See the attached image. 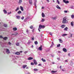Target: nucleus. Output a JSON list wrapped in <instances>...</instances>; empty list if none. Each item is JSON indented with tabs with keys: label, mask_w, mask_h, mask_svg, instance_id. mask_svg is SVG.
Here are the masks:
<instances>
[{
	"label": "nucleus",
	"mask_w": 74,
	"mask_h": 74,
	"mask_svg": "<svg viewBox=\"0 0 74 74\" xmlns=\"http://www.w3.org/2000/svg\"><path fill=\"white\" fill-rule=\"evenodd\" d=\"M3 37L2 36H0V38H3Z\"/></svg>",
	"instance_id": "52"
},
{
	"label": "nucleus",
	"mask_w": 74,
	"mask_h": 74,
	"mask_svg": "<svg viewBox=\"0 0 74 74\" xmlns=\"http://www.w3.org/2000/svg\"><path fill=\"white\" fill-rule=\"evenodd\" d=\"M18 14H21L22 12H21V11L19 10L17 12Z\"/></svg>",
	"instance_id": "35"
},
{
	"label": "nucleus",
	"mask_w": 74,
	"mask_h": 74,
	"mask_svg": "<svg viewBox=\"0 0 74 74\" xmlns=\"http://www.w3.org/2000/svg\"><path fill=\"white\" fill-rule=\"evenodd\" d=\"M32 40H34V38H32Z\"/></svg>",
	"instance_id": "57"
},
{
	"label": "nucleus",
	"mask_w": 74,
	"mask_h": 74,
	"mask_svg": "<svg viewBox=\"0 0 74 74\" xmlns=\"http://www.w3.org/2000/svg\"><path fill=\"white\" fill-rule=\"evenodd\" d=\"M27 74H30V73L29 72H28Z\"/></svg>",
	"instance_id": "63"
},
{
	"label": "nucleus",
	"mask_w": 74,
	"mask_h": 74,
	"mask_svg": "<svg viewBox=\"0 0 74 74\" xmlns=\"http://www.w3.org/2000/svg\"><path fill=\"white\" fill-rule=\"evenodd\" d=\"M73 36V34L71 33H69V36H68L69 38H71Z\"/></svg>",
	"instance_id": "5"
},
{
	"label": "nucleus",
	"mask_w": 74,
	"mask_h": 74,
	"mask_svg": "<svg viewBox=\"0 0 74 74\" xmlns=\"http://www.w3.org/2000/svg\"><path fill=\"white\" fill-rule=\"evenodd\" d=\"M16 17L18 19H20V18H21L19 16H16Z\"/></svg>",
	"instance_id": "19"
},
{
	"label": "nucleus",
	"mask_w": 74,
	"mask_h": 74,
	"mask_svg": "<svg viewBox=\"0 0 74 74\" xmlns=\"http://www.w3.org/2000/svg\"><path fill=\"white\" fill-rule=\"evenodd\" d=\"M34 71H38V69H34Z\"/></svg>",
	"instance_id": "30"
},
{
	"label": "nucleus",
	"mask_w": 74,
	"mask_h": 74,
	"mask_svg": "<svg viewBox=\"0 0 74 74\" xmlns=\"http://www.w3.org/2000/svg\"><path fill=\"white\" fill-rule=\"evenodd\" d=\"M45 27V26L40 25L39 27V28L38 29V30H39V32H40V29H41L42 28H44Z\"/></svg>",
	"instance_id": "2"
},
{
	"label": "nucleus",
	"mask_w": 74,
	"mask_h": 74,
	"mask_svg": "<svg viewBox=\"0 0 74 74\" xmlns=\"http://www.w3.org/2000/svg\"><path fill=\"white\" fill-rule=\"evenodd\" d=\"M68 55L69 56H70V53L68 54Z\"/></svg>",
	"instance_id": "56"
},
{
	"label": "nucleus",
	"mask_w": 74,
	"mask_h": 74,
	"mask_svg": "<svg viewBox=\"0 0 74 74\" xmlns=\"http://www.w3.org/2000/svg\"><path fill=\"white\" fill-rule=\"evenodd\" d=\"M56 8L58 9H59V10H61V8H60V7H59V5H57L56 6Z\"/></svg>",
	"instance_id": "13"
},
{
	"label": "nucleus",
	"mask_w": 74,
	"mask_h": 74,
	"mask_svg": "<svg viewBox=\"0 0 74 74\" xmlns=\"http://www.w3.org/2000/svg\"><path fill=\"white\" fill-rule=\"evenodd\" d=\"M31 47H32V48H33V45H32Z\"/></svg>",
	"instance_id": "64"
},
{
	"label": "nucleus",
	"mask_w": 74,
	"mask_h": 74,
	"mask_svg": "<svg viewBox=\"0 0 74 74\" xmlns=\"http://www.w3.org/2000/svg\"><path fill=\"white\" fill-rule=\"evenodd\" d=\"M3 26H4V27H7V24H3Z\"/></svg>",
	"instance_id": "28"
},
{
	"label": "nucleus",
	"mask_w": 74,
	"mask_h": 74,
	"mask_svg": "<svg viewBox=\"0 0 74 74\" xmlns=\"http://www.w3.org/2000/svg\"><path fill=\"white\" fill-rule=\"evenodd\" d=\"M71 65H73V62H71Z\"/></svg>",
	"instance_id": "58"
},
{
	"label": "nucleus",
	"mask_w": 74,
	"mask_h": 74,
	"mask_svg": "<svg viewBox=\"0 0 74 74\" xmlns=\"http://www.w3.org/2000/svg\"><path fill=\"white\" fill-rule=\"evenodd\" d=\"M71 16L72 18H74V15H72Z\"/></svg>",
	"instance_id": "44"
},
{
	"label": "nucleus",
	"mask_w": 74,
	"mask_h": 74,
	"mask_svg": "<svg viewBox=\"0 0 74 74\" xmlns=\"http://www.w3.org/2000/svg\"><path fill=\"white\" fill-rule=\"evenodd\" d=\"M74 23V22L73 21H72L71 23V26H74V24H73Z\"/></svg>",
	"instance_id": "17"
},
{
	"label": "nucleus",
	"mask_w": 74,
	"mask_h": 74,
	"mask_svg": "<svg viewBox=\"0 0 74 74\" xmlns=\"http://www.w3.org/2000/svg\"><path fill=\"white\" fill-rule=\"evenodd\" d=\"M38 66H42V65L41 64H38Z\"/></svg>",
	"instance_id": "47"
},
{
	"label": "nucleus",
	"mask_w": 74,
	"mask_h": 74,
	"mask_svg": "<svg viewBox=\"0 0 74 74\" xmlns=\"http://www.w3.org/2000/svg\"><path fill=\"white\" fill-rule=\"evenodd\" d=\"M19 54H20L19 52H16L15 53L16 55H19Z\"/></svg>",
	"instance_id": "36"
},
{
	"label": "nucleus",
	"mask_w": 74,
	"mask_h": 74,
	"mask_svg": "<svg viewBox=\"0 0 74 74\" xmlns=\"http://www.w3.org/2000/svg\"><path fill=\"white\" fill-rule=\"evenodd\" d=\"M2 29V28H0V32L1 31V30H2V29Z\"/></svg>",
	"instance_id": "53"
},
{
	"label": "nucleus",
	"mask_w": 74,
	"mask_h": 74,
	"mask_svg": "<svg viewBox=\"0 0 74 74\" xmlns=\"http://www.w3.org/2000/svg\"><path fill=\"white\" fill-rule=\"evenodd\" d=\"M62 71H64V69H62Z\"/></svg>",
	"instance_id": "55"
},
{
	"label": "nucleus",
	"mask_w": 74,
	"mask_h": 74,
	"mask_svg": "<svg viewBox=\"0 0 74 74\" xmlns=\"http://www.w3.org/2000/svg\"><path fill=\"white\" fill-rule=\"evenodd\" d=\"M7 39H8L7 37H5L3 38V39L4 40H6Z\"/></svg>",
	"instance_id": "25"
},
{
	"label": "nucleus",
	"mask_w": 74,
	"mask_h": 74,
	"mask_svg": "<svg viewBox=\"0 0 74 74\" xmlns=\"http://www.w3.org/2000/svg\"><path fill=\"white\" fill-rule=\"evenodd\" d=\"M16 45L17 46H19V43H16Z\"/></svg>",
	"instance_id": "38"
},
{
	"label": "nucleus",
	"mask_w": 74,
	"mask_h": 74,
	"mask_svg": "<svg viewBox=\"0 0 74 74\" xmlns=\"http://www.w3.org/2000/svg\"><path fill=\"white\" fill-rule=\"evenodd\" d=\"M34 43L35 45H37V44H38V42H37V41H35Z\"/></svg>",
	"instance_id": "33"
},
{
	"label": "nucleus",
	"mask_w": 74,
	"mask_h": 74,
	"mask_svg": "<svg viewBox=\"0 0 74 74\" xmlns=\"http://www.w3.org/2000/svg\"><path fill=\"white\" fill-rule=\"evenodd\" d=\"M29 28H30V29H32L33 28V26L31 25L29 27Z\"/></svg>",
	"instance_id": "37"
},
{
	"label": "nucleus",
	"mask_w": 74,
	"mask_h": 74,
	"mask_svg": "<svg viewBox=\"0 0 74 74\" xmlns=\"http://www.w3.org/2000/svg\"><path fill=\"white\" fill-rule=\"evenodd\" d=\"M57 72V71H51V73H56Z\"/></svg>",
	"instance_id": "24"
},
{
	"label": "nucleus",
	"mask_w": 74,
	"mask_h": 74,
	"mask_svg": "<svg viewBox=\"0 0 74 74\" xmlns=\"http://www.w3.org/2000/svg\"><path fill=\"white\" fill-rule=\"evenodd\" d=\"M65 62H68V60H66L65 61Z\"/></svg>",
	"instance_id": "51"
},
{
	"label": "nucleus",
	"mask_w": 74,
	"mask_h": 74,
	"mask_svg": "<svg viewBox=\"0 0 74 74\" xmlns=\"http://www.w3.org/2000/svg\"><path fill=\"white\" fill-rule=\"evenodd\" d=\"M6 53H10V51H9V49H6Z\"/></svg>",
	"instance_id": "6"
},
{
	"label": "nucleus",
	"mask_w": 74,
	"mask_h": 74,
	"mask_svg": "<svg viewBox=\"0 0 74 74\" xmlns=\"http://www.w3.org/2000/svg\"><path fill=\"white\" fill-rule=\"evenodd\" d=\"M63 2L65 4H68L69 3V1H66V0H63Z\"/></svg>",
	"instance_id": "3"
},
{
	"label": "nucleus",
	"mask_w": 74,
	"mask_h": 74,
	"mask_svg": "<svg viewBox=\"0 0 74 74\" xmlns=\"http://www.w3.org/2000/svg\"><path fill=\"white\" fill-rule=\"evenodd\" d=\"M33 58L32 57H29L28 58V60H32Z\"/></svg>",
	"instance_id": "22"
},
{
	"label": "nucleus",
	"mask_w": 74,
	"mask_h": 74,
	"mask_svg": "<svg viewBox=\"0 0 74 74\" xmlns=\"http://www.w3.org/2000/svg\"><path fill=\"white\" fill-rule=\"evenodd\" d=\"M42 18H44V17H45V15L43 13H42Z\"/></svg>",
	"instance_id": "12"
},
{
	"label": "nucleus",
	"mask_w": 74,
	"mask_h": 74,
	"mask_svg": "<svg viewBox=\"0 0 74 74\" xmlns=\"http://www.w3.org/2000/svg\"><path fill=\"white\" fill-rule=\"evenodd\" d=\"M59 41L61 43H62V42H63V40H62V39H59Z\"/></svg>",
	"instance_id": "18"
},
{
	"label": "nucleus",
	"mask_w": 74,
	"mask_h": 74,
	"mask_svg": "<svg viewBox=\"0 0 74 74\" xmlns=\"http://www.w3.org/2000/svg\"><path fill=\"white\" fill-rule=\"evenodd\" d=\"M63 51L65 52H67V49L65 48H64L63 49Z\"/></svg>",
	"instance_id": "11"
},
{
	"label": "nucleus",
	"mask_w": 74,
	"mask_h": 74,
	"mask_svg": "<svg viewBox=\"0 0 74 74\" xmlns=\"http://www.w3.org/2000/svg\"><path fill=\"white\" fill-rule=\"evenodd\" d=\"M20 8H21V11H23L24 10H23V7L21 6Z\"/></svg>",
	"instance_id": "20"
},
{
	"label": "nucleus",
	"mask_w": 74,
	"mask_h": 74,
	"mask_svg": "<svg viewBox=\"0 0 74 74\" xmlns=\"http://www.w3.org/2000/svg\"><path fill=\"white\" fill-rule=\"evenodd\" d=\"M26 32L28 34H29V30H27Z\"/></svg>",
	"instance_id": "45"
},
{
	"label": "nucleus",
	"mask_w": 74,
	"mask_h": 74,
	"mask_svg": "<svg viewBox=\"0 0 74 74\" xmlns=\"http://www.w3.org/2000/svg\"><path fill=\"white\" fill-rule=\"evenodd\" d=\"M31 65H34V63H33V62H31Z\"/></svg>",
	"instance_id": "48"
},
{
	"label": "nucleus",
	"mask_w": 74,
	"mask_h": 74,
	"mask_svg": "<svg viewBox=\"0 0 74 74\" xmlns=\"http://www.w3.org/2000/svg\"><path fill=\"white\" fill-rule=\"evenodd\" d=\"M49 34L50 35H51V36H52V33L50 32Z\"/></svg>",
	"instance_id": "50"
},
{
	"label": "nucleus",
	"mask_w": 74,
	"mask_h": 74,
	"mask_svg": "<svg viewBox=\"0 0 74 74\" xmlns=\"http://www.w3.org/2000/svg\"><path fill=\"white\" fill-rule=\"evenodd\" d=\"M44 7H42V9H44Z\"/></svg>",
	"instance_id": "62"
},
{
	"label": "nucleus",
	"mask_w": 74,
	"mask_h": 74,
	"mask_svg": "<svg viewBox=\"0 0 74 74\" xmlns=\"http://www.w3.org/2000/svg\"><path fill=\"white\" fill-rule=\"evenodd\" d=\"M57 3H58V4H60V3L59 2V0H57Z\"/></svg>",
	"instance_id": "42"
},
{
	"label": "nucleus",
	"mask_w": 74,
	"mask_h": 74,
	"mask_svg": "<svg viewBox=\"0 0 74 74\" xmlns=\"http://www.w3.org/2000/svg\"><path fill=\"white\" fill-rule=\"evenodd\" d=\"M27 65H23V69H25V68L26 67H27Z\"/></svg>",
	"instance_id": "27"
},
{
	"label": "nucleus",
	"mask_w": 74,
	"mask_h": 74,
	"mask_svg": "<svg viewBox=\"0 0 74 74\" xmlns=\"http://www.w3.org/2000/svg\"><path fill=\"white\" fill-rule=\"evenodd\" d=\"M34 62L35 64H37V62H36V60H34Z\"/></svg>",
	"instance_id": "26"
},
{
	"label": "nucleus",
	"mask_w": 74,
	"mask_h": 74,
	"mask_svg": "<svg viewBox=\"0 0 74 74\" xmlns=\"http://www.w3.org/2000/svg\"><path fill=\"white\" fill-rule=\"evenodd\" d=\"M60 69H62V66H60Z\"/></svg>",
	"instance_id": "61"
},
{
	"label": "nucleus",
	"mask_w": 74,
	"mask_h": 74,
	"mask_svg": "<svg viewBox=\"0 0 74 74\" xmlns=\"http://www.w3.org/2000/svg\"><path fill=\"white\" fill-rule=\"evenodd\" d=\"M67 12H68V11H67V10H65V11H64V12L65 13H67Z\"/></svg>",
	"instance_id": "46"
},
{
	"label": "nucleus",
	"mask_w": 74,
	"mask_h": 74,
	"mask_svg": "<svg viewBox=\"0 0 74 74\" xmlns=\"http://www.w3.org/2000/svg\"><path fill=\"white\" fill-rule=\"evenodd\" d=\"M29 4L31 5L33 4V2L32 0H29Z\"/></svg>",
	"instance_id": "8"
},
{
	"label": "nucleus",
	"mask_w": 74,
	"mask_h": 74,
	"mask_svg": "<svg viewBox=\"0 0 74 74\" xmlns=\"http://www.w3.org/2000/svg\"><path fill=\"white\" fill-rule=\"evenodd\" d=\"M37 2V0H35L34 2V5L35 7L36 8L37 7V6H36V3Z\"/></svg>",
	"instance_id": "4"
},
{
	"label": "nucleus",
	"mask_w": 74,
	"mask_h": 74,
	"mask_svg": "<svg viewBox=\"0 0 74 74\" xmlns=\"http://www.w3.org/2000/svg\"><path fill=\"white\" fill-rule=\"evenodd\" d=\"M19 10V8L17 7L16 8V10L15 11H18Z\"/></svg>",
	"instance_id": "29"
},
{
	"label": "nucleus",
	"mask_w": 74,
	"mask_h": 74,
	"mask_svg": "<svg viewBox=\"0 0 74 74\" xmlns=\"http://www.w3.org/2000/svg\"><path fill=\"white\" fill-rule=\"evenodd\" d=\"M13 30L14 31H16V30H17V28L16 27H14L13 28Z\"/></svg>",
	"instance_id": "21"
},
{
	"label": "nucleus",
	"mask_w": 74,
	"mask_h": 74,
	"mask_svg": "<svg viewBox=\"0 0 74 74\" xmlns=\"http://www.w3.org/2000/svg\"><path fill=\"white\" fill-rule=\"evenodd\" d=\"M45 21V19H44V18H42V21H41V22H44Z\"/></svg>",
	"instance_id": "34"
},
{
	"label": "nucleus",
	"mask_w": 74,
	"mask_h": 74,
	"mask_svg": "<svg viewBox=\"0 0 74 74\" xmlns=\"http://www.w3.org/2000/svg\"><path fill=\"white\" fill-rule=\"evenodd\" d=\"M67 30H68V27H66L64 28V30H65V31H67Z\"/></svg>",
	"instance_id": "14"
},
{
	"label": "nucleus",
	"mask_w": 74,
	"mask_h": 74,
	"mask_svg": "<svg viewBox=\"0 0 74 74\" xmlns=\"http://www.w3.org/2000/svg\"><path fill=\"white\" fill-rule=\"evenodd\" d=\"M58 53H61V52L60 51H58Z\"/></svg>",
	"instance_id": "59"
},
{
	"label": "nucleus",
	"mask_w": 74,
	"mask_h": 74,
	"mask_svg": "<svg viewBox=\"0 0 74 74\" xmlns=\"http://www.w3.org/2000/svg\"><path fill=\"white\" fill-rule=\"evenodd\" d=\"M21 19H22V20H23L24 19V16H23L21 18Z\"/></svg>",
	"instance_id": "41"
},
{
	"label": "nucleus",
	"mask_w": 74,
	"mask_h": 74,
	"mask_svg": "<svg viewBox=\"0 0 74 74\" xmlns=\"http://www.w3.org/2000/svg\"><path fill=\"white\" fill-rule=\"evenodd\" d=\"M42 61H43V62H46L45 60H44L43 58L42 59Z\"/></svg>",
	"instance_id": "31"
},
{
	"label": "nucleus",
	"mask_w": 74,
	"mask_h": 74,
	"mask_svg": "<svg viewBox=\"0 0 74 74\" xmlns=\"http://www.w3.org/2000/svg\"><path fill=\"white\" fill-rule=\"evenodd\" d=\"M60 47V44H59V45H57V47Z\"/></svg>",
	"instance_id": "40"
},
{
	"label": "nucleus",
	"mask_w": 74,
	"mask_h": 74,
	"mask_svg": "<svg viewBox=\"0 0 74 74\" xmlns=\"http://www.w3.org/2000/svg\"><path fill=\"white\" fill-rule=\"evenodd\" d=\"M65 25H61V28H62V29H63V28H64V27H65Z\"/></svg>",
	"instance_id": "9"
},
{
	"label": "nucleus",
	"mask_w": 74,
	"mask_h": 74,
	"mask_svg": "<svg viewBox=\"0 0 74 74\" xmlns=\"http://www.w3.org/2000/svg\"><path fill=\"white\" fill-rule=\"evenodd\" d=\"M22 0H19L18 3L19 4H21V3H22Z\"/></svg>",
	"instance_id": "32"
},
{
	"label": "nucleus",
	"mask_w": 74,
	"mask_h": 74,
	"mask_svg": "<svg viewBox=\"0 0 74 74\" xmlns=\"http://www.w3.org/2000/svg\"><path fill=\"white\" fill-rule=\"evenodd\" d=\"M38 49L39 51H42V45H40V46L39 47Z\"/></svg>",
	"instance_id": "7"
},
{
	"label": "nucleus",
	"mask_w": 74,
	"mask_h": 74,
	"mask_svg": "<svg viewBox=\"0 0 74 74\" xmlns=\"http://www.w3.org/2000/svg\"><path fill=\"white\" fill-rule=\"evenodd\" d=\"M8 44L9 45H11V42H8Z\"/></svg>",
	"instance_id": "49"
},
{
	"label": "nucleus",
	"mask_w": 74,
	"mask_h": 74,
	"mask_svg": "<svg viewBox=\"0 0 74 74\" xmlns=\"http://www.w3.org/2000/svg\"><path fill=\"white\" fill-rule=\"evenodd\" d=\"M51 18L53 20H56V17H52Z\"/></svg>",
	"instance_id": "16"
},
{
	"label": "nucleus",
	"mask_w": 74,
	"mask_h": 74,
	"mask_svg": "<svg viewBox=\"0 0 74 74\" xmlns=\"http://www.w3.org/2000/svg\"><path fill=\"white\" fill-rule=\"evenodd\" d=\"M67 36V34H63L62 35V37H65V36Z\"/></svg>",
	"instance_id": "15"
},
{
	"label": "nucleus",
	"mask_w": 74,
	"mask_h": 74,
	"mask_svg": "<svg viewBox=\"0 0 74 74\" xmlns=\"http://www.w3.org/2000/svg\"><path fill=\"white\" fill-rule=\"evenodd\" d=\"M47 0V2L48 3H49V0Z\"/></svg>",
	"instance_id": "60"
},
{
	"label": "nucleus",
	"mask_w": 74,
	"mask_h": 74,
	"mask_svg": "<svg viewBox=\"0 0 74 74\" xmlns=\"http://www.w3.org/2000/svg\"><path fill=\"white\" fill-rule=\"evenodd\" d=\"M53 45H54V44L53 43V42H52V44L51 46L50 47V48H51V47H52V46H53Z\"/></svg>",
	"instance_id": "23"
},
{
	"label": "nucleus",
	"mask_w": 74,
	"mask_h": 74,
	"mask_svg": "<svg viewBox=\"0 0 74 74\" xmlns=\"http://www.w3.org/2000/svg\"><path fill=\"white\" fill-rule=\"evenodd\" d=\"M3 11L4 12V14H6L7 13V11L5 9L3 10Z\"/></svg>",
	"instance_id": "10"
},
{
	"label": "nucleus",
	"mask_w": 74,
	"mask_h": 74,
	"mask_svg": "<svg viewBox=\"0 0 74 74\" xmlns=\"http://www.w3.org/2000/svg\"><path fill=\"white\" fill-rule=\"evenodd\" d=\"M66 19H67V17H64L63 18V21H62V23H64V24L65 23H66V22L67 21Z\"/></svg>",
	"instance_id": "1"
},
{
	"label": "nucleus",
	"mask_w": 74,
	"mask_h": 74,
	"mask_svg": "<svg viewBox=\"0 0 74 74\" xmlns=\"http://www.w3.org/2000/svg\"><path fill=\"white\" fill-rule=\"evenodd\" d=\"M27 51H26L24 52V53H27Z\"/></svg>",
	"instance_id": "54"
},
{
	"label": "nucleus",
	"mask_w": 74,
	"mask_h": 74,
	"mask_svg": "<svg viewBox=\"0 0 74 74\" xmlns=\"http://www.w3.org/2000/svg\"><path fill=\"white\" fill-rule=\"evenodd\" d=\"M71 8L72 9H74V6H71Z\"/></svg>",
	"instance_id": "43"
},
{
	"label": "nucleus",
	"mask_w": 74,
	"mask_h": 74,
	"mask_svg": "<svg viewBox=\"0 0 74 74\" xmlns=\"http://www.w3.org/2000/svg\"><path fill=\"white\" fill-rule=\"evenodd\" d=\"M11 14V12H8V15H10Z\"/></svg>",
	"instance_id": "39"
}]
</instances>
